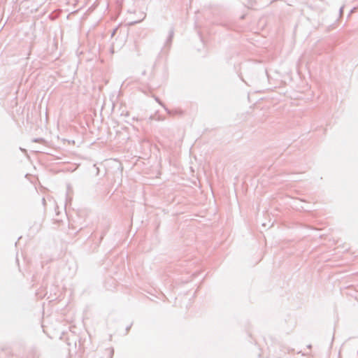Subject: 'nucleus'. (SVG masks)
<instances>
[{"instance_id":"nucleus-1","label":"nucleus","mask_w":358,"mask_h":358,"mask_svg":"<svg viewBox=\"0 0 358 358\" xmlns=\"http://www.w3.org/2000/svg\"><path fill=\"white\" fill-rule=\"evenodd\" d=\"M166 112L170 115H182L183 111L180 109L169 110L166 107L164 108Z\"/></svg>"},{"instance_id":"nucleus-2","label":"nucleus","mask_w":358,"mask_h":358,"mask_svg":"<svg viewBox=\"0 0 358 358\" xmlns=\"http://www.w3.org/2000/svg\"><path fill=\"white\" fill-rule=\"evenodd\" d=\"M173 35H174V30L173 28H171L169 31V36L166 40V44H169L171 42Z\"/></svg>"},{"instance_id":"nucleus-3","label":"nucleus","mask_w":358,"mask_h":358,"mask_svg":"<svg viewBox=\"0 0 358 358\" xmlns=\"http://www.w3.org/2000/svg\"><path fill=\"white\" fill-rule=\"evenodd\" d=\"M155 100L159 103L164 108L166 107L165 105L160 101V99L157 96H154Z\"/></svg>"},{"instance_id":"nucleus-4","label":"nucleus","mask_w":358,"mask_h":358,"mask_svg":"<svg viewBox=\"0 0 358 358\" xmlns=\"http://www.w3.org/2000/svg\"><path fill=\"white\" fill-rule=\"evenodd\" d=\"M141 20H138V21H134V22H131L129 23V25H134L138 22H140Z\"/></svg>"},{"instance_id":"nucleus-5","label":"nucleus","mask_w":358,"mask_h":358,"mask_svg":"<svg viewBox=\"0 0 358 358\" xmlns=\"http://www.w3.org/2000/svg\"><path fill=\"white\" fill-rule=\"evenodd\" d=\"M343 7L342 6L340 10H339V13H340V15H341L343 14Z\"/></svg>"},{"instance_id":"nucleus-6","label":"nucleus","mask_w":358,"mask_h":358,"mask_svg":"<svg viewBox=\"0 0 358 358\" xmlns=\"http://www.w3.org/2000/svg\"><path fill=\"white\" fill-rule=\"evenodd\" d=\"M113 353H114V350H113V349H111L110 358H112V356H113Z\"/></svg>"},{"instance_id":"nucleus-7","label":"nucleus","mask_w":358,"mask_h":358,"mask_svg":"<svg viewBox=\"0 0 358 358\" xmlns=\"http://www.w3.org/2000/svg\"><path fill=\"white\" fill-rule=\"evenodd\" d=\"M40 141V139H34V142H38Z\"/></svg>"},{"instance_id":"nucleus-8","label":"nucleus","mask_w":358,"mask_h":358,"mask_svg":"<svg viewBox=\"0 0 358 358\" xmlns=\"http://www.w3.org/2000/svg\"><path fill=\"white\" fill-rule=\"evenodd\" d=\"M130 327H127V331L129 329Z\"/></svg>"},{"instance_id":"nucleus-9","label":"nucleus","mask_w":358,"mask_h":358,"mask_svg":"<svg viewBox=\"0 0 358 358\" xmlns=\"http://www.w3.org/2000/svg\"><path fill=\"white\" fill-rule=\"evenodd\" d=\"M20 149H21V150L25 152V150H24L23 148H20Z\"/></svg>"},{"instance_id":"nucleus-10","label":"nucleus","mask_w":358,"mask_h":358,"mask_svg":"<svg viewBox=\"0 0 358 358\" xmlns=\"http://www.w3.org/2000/svg\"><path fill=\"white\" fill-rule=\"evenodd\" d=\"M357 355H358V350H357Z\"/></svg>"}]
</instances>
